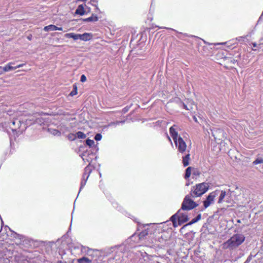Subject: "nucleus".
<instances>
[{"label": "nucleus", "mask_w": 263, "mask_h": 263, "mask_svg": "<svg viewBox=\"0 0 263 263\" xmlns=\"http://www.w3.org/2000/svg\"><path fill=\"white\" fill-rule=\"evenodd\" d=\"M77 93V87L76 85H73V89L70 92L69 95L71 96H73Z\"/></svg>", "instance_id": "26"}, {"label": "nucleus", "mask_w": 263, "mask_h": 263, "mask_svg": "<svg viewBox=\"0 0 263 263\" xmlns=\"http://www.w3.org/2000/svg\"><path fill=\"white\" fill-rule=\"evenodd\" d=\"M167 29H171V28H168Z\"/></svg>", "instance_id": "50"}, {"label": "nucleus", "mask_w": 263, "mask_h": 263, "mask_svg": "<svg viewBox=\"0 0 263 263\" xmlns=\"http://www.w3.org/2000/svg\"><path fill=\"white\" fill-rule=\"evenodd\" d=\"M18 125H19L20 123V121H18Z\"/></svg>", "instance_id": "48"}, {"label": "nucleus", "mask_w": 263, "mask_h": 263, "mask_svg": "<svg viewBox=\"0 0 263 263\" xmlns=\"http://www.w3.org/2000/svg\"><path fill=\"white\" fill-rule=\"evenodd\" d=\"M11 123L12 125H10V127H11L12 130H13H13H16V128H14V127H13V126H14L15 124V121H13Z\"/></svg>", "instance_id": "32"}, {"label": "nucleus", "mask_w": 263, "mask_h": 263, "mask_svg": "<svg viewBox=\"0 0 263 263\" xmlns=\"http://www.w3.org/2000/svg\"><path fill=\"white\" fill-rule=\"evenodd\" d=\"M190 160V151H187V154L184 156L182 157V163L184 166H186L189 165Z\"/></svg>", "instance_id": "14"}, {"label": "nucleus", "mask_w": 263, "mask_h": 263, "mask_svg": "<svg viewBox=\"0 0 263 263\" xmlns=\"http://www.w3.org/2000/svg\"><path fill=\"white\" fill-rule=\"evenodd\" d=\"M212 136L215 140H221L226 138V134L220 128H214L211 129Z\"/></svg>", "instance_id": "5"}, {"label": "nucleus", "mask_w": 263, "mask_h": 263, "mask_svg": "<svg viewBox=\"0 0 263 263\" xmlns=\"http://www.w3.org/2000/svg\"><path fill=\"white\" fill-rule=\"evenodd\" d=\"M98 20V17L94 14H92L90 17L83 20L84 22H97Z\"/></svg>", "instance_id": "19"}, {"label": "nucleus", "mask_w": 263, "mask_h": 263, "mask_svg": "<svg viewBox=\"0 0 263 263\" xmlns=\"http://www.w3.org/2000/svg\"><path fill=\"white\" fill-rule=\"evenodd\" d=\"M12 64H13V63L12 62H10L5 66L3 67L4 72L15 70L14 67L11 66Z\"/></svg>", "instance_id": "18"}, {"label": "nucleus", "mask_w": 263, "mask_h": 263, "mask_svg": "<svg viewBox=\"0 0 263 263\" xmlns=\"http://www.w3.org/2000/svg\"><path fill=\"white\" fill-rule=\"evenodd\" d=\"M178 127L174 125L173 126H171L170 128V133L174 141H175V140H178V137H179L178 135V132L177 131Z\"/></svg>", "instance_id": "12"}, {"label": "nucleus", "mask_w": 263, "mask_h": 263, "mask_svg": "<svg viewBox=\"0 0 263 263\" xmlns=\"http://www.w3.org/2000/svg\"><path fill=\"white\" fill-rule=\"evenodd\" d=\"M143 227L144 228V230L139 233L140 238H142L146 235L154 233L156 230L154 225L152 223L143 224Z\"/></svg>", "instance_id": "4"}, {"label": "nucleus", "mask_w": 263, "mask_h": 263, "mask_svg": "<svg viewBox=\"0 0 263 263\" xmlns=\"http://www.w3.org/2000/svg\"><path fill=\"white\" fill-rule=\"evenodd\" d=\"M201 218V215L200 214H198L197 216L196 217V219L198 221Z\"/></svg>", "instance_id": "36"}, {"label": "nucleus", "mask_w": 263, "mask_h": 263, "mask_svg": "<svg viewBox=\"0 0 263 263\" xmlns=\"http://www.w3.org/2000/svg\"><path fill=\"white\" fill-rule=\"evenodd\" d=\"M50 132L52 135L54 136H60L61 134L60 132L57 129H50Z\"/></svg>", "instance_id": "27"}, {"label": "nucleus", "mask_w": 263, "mask_h": 263, "mask_svg": "<svg viewBox=\"0 0 263 263\" xmlns=\"http://www.w3.org/2000/svg\"><path fill=\"white\" fill-rule=\"evenodd\" d=\"M233 191H231V189H229V192H230V193H231L232 192H233Z\"/></svg>", "instance_id": "41"}, {"label": "nucleus", "mask_w": 263, "mask_h": 263, "mask_svg": "<svg viewBox=\"0 0 263 263\" xmlns=\"http://www.w3.org/2000/svg\"><path fill=\"white\" fill-rule=\"evenodd\" d=\"M181 104L183 108L190 111H193L194 108L196 107L194 102L190 99H187L185 103L181 102Z\"/></svg>", "instance_id": "8"}, {"label": "nucleus", "mask_w": 263, "mask_h": 263, "mask_svg": "<svg viewBox=\"0 0 263 263\" xmlns=\"http://www.w3.org/2000/svg\"><path fill=\"white\" fill-rule=\"evenodd\" d=\"M91 172V169L89 166H87L84 169V172L83 175L82 180L81 182V186L80 188V191L82 188L85 185L87 179L89 177V174Z\"/></svg>", "instance_id": "7"}, {"label": "nucleus", "mask_w": 263, "mask_h": 263, "mask_svg": "<svg viewBox=\"0 0 263 263\" xmlns=\"http://www.w3.org/2000/svg\"><path fill=\"white\" fill-rule=\"evenodd\" d=\"M226 191H221V193H220V196L219 197L218 200V203H220L222 202L223 199L226 197Z\"/></svg>", "instance_id": "21"}, {"label": "nucleus", "mask_w": 263, "mask_h": 263, "mask_svg": "<svg viewBox=\"0 0 263 263\" xmlns=\"http://www.w3.org/2000/svg\"><path fill=\"white\" fill-rule=\"evenodd\" d=\"M3 67L0 66V75L2 74L4 72Z\"/></svg>", "instance_id": "37"}, {"label": "nucleus", "mask_w": 263, "mask_h": 263, "mask_svg": "<svg viewBox=\"0 0 263 263\" xmlns=\"http://www.w3.org/2000/svg\"><path fill=\"white\" fill-rule=\"evenodd\" d=\"M124 121H117L115 124L116 125L117 124H119L120 123H124ZM113 124H115L114 123Z\"/></svg>", "instance_id": "38"}, {"label": "nucleus", "mask_w": 263, "mask_h": 263, "mask_svg": "<svg viewBox=\"0 0 263 263\" xmlns=\"http://www.w3.org/2000/svg\"><path fill=\"white\" fill-rule=\"evenodd\" d=\"M92 37V35L90 33H84L82 34H80V37L79 40L84 41H87L90 40Z\"/></svg>", "instance_id": "15"}, {"label": "nucleus", "mask_w": 263, "mask_h": 263, "mask_svg": "<svg viewBox=\"0 0 263 263\" xmlns=\"http://www.w3.org/2000/svg\"><path fill=\"white\" fill-rule=\"evenodd\" d=\"M262 45H263V44L262 43Z\"/></svg>", "instance_id": "51"}, {"label": "nucleus", "mask_w": 263, "mask_h": 263, "mask_svg": "<svg viewBox=\"0 0 263 263\" xmlns=\"http://www.w3.org/2000/svg\"><path fill=\"white\" fill-rule=\"evenodd\" d=\"M65 36L67 38H72L74 40H79L80 34H75L74 33H69L65 34Z\"/></svg>", "instance_id": "16"}, {"label": "nucleus", "mask_w": 263, "mask_h": 263, "mask_svg": "<svg viewBox=\"0 0 263 263\" xmlns=\"http://www.w3.org/2000/svg\"><path fill=\"white\" fill-rule=\"evenodd\" d=\"M198 206V204L192 200L187 195L186 196L181 205V210H190Z\"/></svg>", "instance_id": "3"}, {"label": "nucleus", "mask_w": 263, "mask_h": 263, "mask_svg": "<svg viewBox=\"0 0 263 263\" xmlns=\"http://www.w3.org/2000/svg\"><path fill=\"white\" fill-rule=\"evenodd\" d=\"M81 81L82 82H84L86 81V77H85V75L83 74L81 76Z\"/></svg>", "instance_id": "34"}, {"label": "nucleus", "mask_w": 263, "mask_h": 263, "mask_svg": "<svg viewBox=\"0 0 263 263\" xmlns=\"http://www.w3.org/2000/svg\"><path fill=\"white\" fill-rule=\"evenodd\" d=\"M209 185L208 183L202 182L194 186L191 191V195L195 198L200 197L209 190Z\"/></svg>", "instance_id": "2"}, {"label": "nucleus", "mask_w": 263, "mask_h": 263, "mask_svg": "<svg viewBox=\"0 0 263 263\" xmlns=\"http://www.w3.org/2000/svg\"><path fill=\"white\" fill-rule=\"evenodd\" d=\"M83 156H84V155H83ZM82 158L83 160H85V158L83 157H82Z\"/></svg>", "instance_id": "46"}, {"label": "nucleus", "mask_w": 263, "mask_h": 263, "mask_svg": "<svg viewBox=\"0 0 263 263\" xmlns=\"http://www.w3.org/2000/svg\"><path fill=\"white\" fill-rule=\"evenodd\" d=\"M216 193L213 192L210 193L208 196L206 200L204 201V206L205 208L209 207L212 203L214 202V198L216 197Z\"/></svg>", "instance_id": "9"}, {"label": "nucleus", "mask_w": 263, "mask_h": 263, "mask_svg": "<svg viewBox=\"0 0 263 263\" xmlns=\"http://www.w3.org/2000/svg\"><path fill=\"white\" fill-rule=\"evenodd\" d=\"M194 120H195V121H197V119H196V117H194Z\"/></svg>", "instance_id": "45"}, {"label": "nucleus", "mask_w": 263, "mask_h": 263, "mask_svg": "<svg viewBox=\"0 0 263 263\" xmlns=\"http://www.w3.org/2000/svg\"><path fill=\"white\" fill-rule=\"evenodd\" d=\"M180 210H179L177 213L179 224L184 223L189 220L187 215L185 213H181Z\"/></svg>", "instance_id": "10"}, {"label": "nucleus", "mask_w": 263, "mask_h": 263, "mask_svg": "<svg viewBox=\"0 0 263 263\" xmlns=\"http://www.w3.org/2000/svg\"><path fill=\"white\" fill-rule=\"evenodd\" d=\"M79 263H91V261L88 258L83 257L78 260Z\"/></svg>", "instance_id": "22"}, {"label": "nucleus", "mask_w": 263, "mask_h": 263, "mask_svg": "<svg viewBox=\"0 0 263 263\" xmlns=\"http://www.w3.org/2000/svg\"><path fill=\"white\" fill-rule=\"evenodd\" d=\"M245 239L246 237L242 234H234L222 244V248L229 250L235 249L244 242Z\"/></svg>", "instance_id": "1"}, {"label": "nucleus", "mask_w": 263, "mask_h": 263, "mask_svg": "<svg viewBox=\"0 0 263 263\" xmlns=\"http://www.w3.org/2000/svg\"><path fill=\"white\" fill-rule=\"evenodd\" d=\"M253 165H257L258 166L256 167L257 169H259L260 171L263 170V157L260 156H258L255 159V160L252 162Z\"/></svg>", "instance_id": "11"}, {"label": "nucleus", "mask_w": 263, "mask_h": 263, "mask_svg": "<svg viewBox=\"0 0 263 263\" xmlns=\"http://www.w3.org/2000/svg\"><path fill=\"white\" fill-rule=\"evenodd\" d=\"M102 135L101 134H97L95 135V139L96 141H100L102 139Z\"/></svg>", "instance_id": "29"}, {"label": "nucleus", "mask_w": 263, "mask_h": 263, "mask_svg": "<svg viewBox=\"0 0 263 263\" xmlns=\"http://www.w3.org/2000/svg\"><path fill=\"white\" fill-rule=\"evenodd\" d=\"M96 9H97L98 11H100V10H99V8H98L97 6H96Z\"/></svg>", "instance_id": "44"}, {"label": "nucleus", "mask_w": 263, "mask_h": 263, "mask_svg": "<svg viewBox=\"0 0 263 263\" xmlns=\"http://www.w3.org/2000/svg\"><path fill=\"white\" fill-rule=\"evenodd\" d=\"M173 226H174V227H177V221L173 222Z\"/></svg>", "instance_id": "39"}, {"label": "nucleus", "mask_w": 263, "mask_h": 263, "mask_svg": "<svg viewBox=\"0 0 263 263\" xmlns=\"http://www.w3.org/2000/svg\"><path fill=\"white\" fill-rule=\"evenodd\" d=\"M168 138L169 140L171 141V140L170 138L169 137H168Z\"/></svg>", "instance_id": "47"}, {"label": "nucleus", "mask_w": 263, "mask_h": 263, "mask_svg": "<svg viewBox=\"0 0 263 263\" xmlns=\"http://www.w3.org/2000/svg\"><path fill=\"white\" fill-rule=\"evenodd\" d=\"M25 65V64H19L16 66H14V68H15V69H17V68H20V67H23L24 65Z\"/></svg>", "instance_id": "35"}, {"label": "nucleus", "mask_w": 263, "mask_h": 263, "mask_svg": "<svg viewBox=\"0 0 263 263\" xmlns=\"http://www.w3.org/2000/svg\"><path fill=\"white\" fill-rule=\"evenodd\" d=\"M197 222V220L196 219V218H194L189 223H188L186 225H191V224L195 223Z\"/></svg>", "instance_id": "33"}, {"label": "nucleus", "mask_w": 263, "mask_h": 263, "mask_svg": "<svg viewBox=\"0 0 263 263\" xmlns=\"http://www.w3.org/2000/svg\"><path fill=\"white\" fill-rule=\"evenodd\" d=\"M231 62L234 64L235 63L236 61L234 60L233 61H231Z\"/></svg>", "instance_id": "42"}, {"label": "nucleus", "mask_w": 263, "mask_h": 263, "mask_svg": "<svg viewBox=\"0 0 263 263\" xmlns=\"http://www.w3.org/2000/svg\"><path fill=\"white\" fill-rule=\"evenodd\" d=\"M68 139L70 141H73L76 139V134H69L67 136Z\"/></svg>", "instance_id": "25"}, {"label": "nucleus", "mask_w": 263, "mask_h": 263, "mask_svg": "<svg viewBox=\"0 0 263 263\" xmlns=\"http://www.w3.org/2000/svg\"><path fill=\"white\" fill-rule=\"evenodd\" d=\"M252 45L254 48L258 47V48H261L262 47V43L261 42H260L258 45H257L256 43H253Z\"/></svg>", "instance_id": "31"}, {"label": "nucleus", "mask_w": 263, "mask_h": 263, "mask_svg": "<svg viewBox=\"0 0 263 263\" xmlns=\"http://www.w3.org/2000/svg\"><path fill=\"white\" fill-rule=\"evenodd\" d=\"M86 143L87 145H88L90 147L92 146L95 144L94 141L90 139H87L86 141Z\"/></svg>", "instance_id": "28"}, {"label": "nucleus", "mask_w": 263, "mask_h": 263, "mask_svg": "<svg viewBox=\"0 0 263 263\" xmlns=\"http://www.w3.org/2000/svg\"><path fill=\"white\" fill-rule=\"evenodd\" d=\"M76 135V138L78 137L79 139H84L86 137V135L82 132H78Z\"/></svg>", "instance_id": "23"}, {"label": "nucleus", "mask_w": 263, "mask_h": 263, "mask_svg": "<svg viewBox=\"0 0 263 263\" xmlns=\"http://www.w3.org/2000/svg\"><path fill=\"white\" fill-rule=\"evenodd\" d=\"M191 169L192 168L191 167H189L186 169L184 176V178L185 179L188 178L190 177L191 174Z\"/></svg>", "instance_id": "24"}, {"label": "nucleus", "mask_w": 263, "mask_h": 263, "mask_svg": "<svg viewBox=\"0 0 263 263\" xmlns=\"http://www.w3.org/2000/svg\"><path fill=\"white\" fill-rule=\"evenodd\" d=\"M28 39L30 40L31 39V36H28Z\"/></svg>", "instance_id": "43"}, {"label": "nucleus", "mask_w": 263, "mask_h": 263, "mask_svg": "<svg viewBox=\"0 0 263 263\" xmlns=\"http://www.w3.org/2000/svg\"><path fill=\"white\" fill-rule=\"evenodd\" d=\"M174 143L178 148V151L179 153L183 154L186 151L187 145L181 137H179L178 140H175Z\"/></svg>", "instance_id": "6"}, {"label": "nucleus", "mask_w": 263, "mask_h": 263, "mask_svg": "<svg viewBox=\"0 0 263 263\" xmlns=\"http://www.w3.org/2000/svg\"><path fill=\"white\" fill-rule=\"evenodd\" d=\"M44 30L45 31H55L57 30V26L53 25H50L47 26H45L44 28Z\"/></svg>", "instance_id": "20"}, {"label": "nucleus", "mask_w": 263, "mask_h": 263, "mask_svg": "<svg viewBox=\"0 0 263 263\" xmlns=\"http://www.w3.org/2000/svg\"><path fill=\"white\" fill-rule=\"evenodd\" d=\"M184 36H187V35L186 34H183Z\"/></svg>", "instance_id": "49"}, {"label": "nucleus", "mask_w": 263, "mask_h": 263, "mask_svg": "<svg viewBox=\"0 0 263 263\" xmlns=\"http://www.w3.org/2000/svg\"><path fill=\"white\" fill-rule=\"evenodd\" d=\"M177 219H178L177 214L176 213V214H174V215H173L171 217L170 220L172 221V222H173L176 221Z\"/></svg>", "instance_id": "30"}, {"label": "nucleus", "mask_w": 263, "mask_h": 263, "mask_svg": "<svg viewBox=\"0 0 263 263\" xmlns=\"http://www.w3.org/2000/svg\"><path fill=\"white\" fill-rule=\"evenodd\" d=\"M63 29L62 27H57V30H62Z\"/></svg>", "instance_id": "40"}, {"label": "nucleus", "mask_w": 263, "mask_h": 263, "mask_svg": "<svg viewBox=\"0 0 263 263\" xmlns=\"http://www.w3.org/2000/svg\"><path fill=\"white\" fill-rule=\"evenodd\" d=\"M85 11L84 10L83 6L82 5H80L78 6L77 9H76L75 13L82 15L85 14Z\"/></svg>", "instance_id": "17"}, {"label": "nucleus", "mask_w": 263, "mask_h": 263, "mask_svg": "<svg viewBox=\"0 0 263 263\" xmlns=\"http://www.w3.org/2000/svg\"><path fill=\"white\" fill-rule=\"evenodd\" d=\"M168 236L167 233H161L157 238V240L158 242L161 243L166 244L168 240Z\"/></svg>", "instance_id": "13"}]
</instances>
